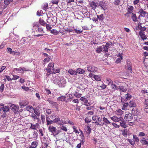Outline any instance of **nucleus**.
Masks as SVG:
<instances>
[{
    "mask_svg": "<svg viewBox=\"0 0 148 148\" xmlns=\"http://www.w3.org/2000/svg\"><path fill=\"white\" fill-rule=\"evenodd\" d=\"M47 71H48V72L51 71L53 74H55L60 72V69H55L54 67V63L51 62L49 63L47 66V67L46 69Z\"/></svg>",
    "mask_w": 148,
    "mask_h": 148,
    "instance_id": "nucleus-1",
    "label": "nucleus"
},
{
    "mask_svg": "<svg viewBox=\"0 0 148 148\" xmlns=\"http://www.w3.org/2000/svg\"><path fill=\"white\" fill-rule=\"evenodd\" d=\"M48 129L49 132H51L53 134V135L54 136H56L61 132V130L57 131L56 128L52 126H49L48 127Z\"/></svg>",
    "mask_w": 148,
    "mask_h": 148,
    "instance_id": "nucleus-2",
    "label": "nucleus"
},
{
    "mask_svg": "<svg viewBox=\"0 0 148 148\" xmlns=\"http://www.w3.org/2000/svg\"><path fill=\"white\" fill-rule=\"evenodd\" d=\"M47 101L51 104V107L53 108H55L57 111H59L58 104L56 102L53 101L50 99H47Z\"/></svg>",
    "mask_w": 148,
    "mask_h": 148,
    "instance_id": "nucleus-3",
    "label": "nucleus"
},
{
    "mask_svg": "<svg viewBox=\"0 0 148 148\" xmlns=\"http://www.w3.org/2000/svg\"><path fill=\"white\" fill-rule=\"evenodd\" d=\"M103 122L98 123L99 125L103 126L105 125L107 126L109 124L111 123L106 118L104 117L103 118Z\"/></svg>",
    "mask_w": 148,
    "mask_h": 148,
    "instance_id": "nucleus-4",
    "label": "nucleus"
},
{
    "mask_svg": "<svg viewBox=\"0 0 148 148\" xmlns=\"http://www.w3.org/2000/svg\"><path fill=\"white\" fill-rule=\"evenodd\" d=\"M112 43L111 42L107 43L105 45H102V50L105 53L108 51V49L110 47V46H112Z\"/></svg>",
    "mask_w": 148,
    "mask_h": 148,
    "instance_id": "nucleus-5",
    "label": "nucleus"
},
{
    "mask_svg": "<svg viewBox=\"0 0 148 148\" xmlns=\"http://www.w3.org/2000/svg\"><path fill=\"white\" fill-rule=\"evenodd\" d=\"M64 82H63V83L62 82V81L56 79L53 81V82L54 84H57L58 86L60 87H63L64 86V84L66 83V81L64 80Z\"/></svg>",
    "mask_w": 148,
    "mask_h": 148,
    "instance_id": "nucleus-6",
    "label": "nucleus"
},
{
    "mask_svg": "<svg viewBox=\"0 0 148 148\" xmlns=\"http://www.w3.org/2000/svg\"><path fill=\"white\" fill-rule=\"evenodd\" d=\"M134 8L132 6H130L127 9V12L125 14V15L127 17H129V14L133 13Z\"/></svg>",
    "mask_w": 148,
    "mask_h": 148,
    "instance_id": "nucleus-7",
    "label": "nucleus"
},
{
    "mask_svg": "<svg viewBox=\"0 0 148 148\" xmlns=\"http://www.w3.org/2000/svg\"><path fill=\"white\" fill-rule=\"evenodd\" d=\"M125 120L127 121H131L133 119L132 115L130 114H127L125 115L124 117Z\"/></svg>",
    "mask_w": 148,
    "mask_h": 148,
    "instance_id": "nucleus-8",
    "label": "nucleus"
},
{
    "mask_svg": "<svg viewBox=\"0 0 148 148\" xmlns=\"http://www.w3.org/2000/svg\"><path fill=\"white\" fill-rule=\"evenodd\" d=\"M99 5L101 8V9L104 11L107 8V3L103 1H101L99 2Z\"/></svg>",
    "mask_w": 148,
    "mask_h": 148,
    "instance_id": "nucleus-9",
    "label": "nucleus"
},
{
    "mask_svg": "<svg viewBox=\"0 0 148 148\" xmlns=\"http://www.w3.org/2000/svg\"><path fill=\"white\" fill-rule=\"evenodd\" d=\"M87 69L90 72H94L96 71L97 70V68L92 65H89L87 66Z\"/></svg>",
    "mask_w": 148,
    "mask_h": 148,
    "instance_id": "nucleus-10",
    "label": "nucleus"
},
{
    "mask_svg": "<svg viewBox=\"0 0 148 148\" xmlns=\"http://www.w3.org/2000/svg\"><path fill=\"white\" fill-rule=\"evenodd\" d=\"M120 125L122 127L125 128L127 127V125L125 124L126 122L122 118L120 121Z\"/></svg>",
    "mask_w": 148,
    "mask_h": 148,
    "instance_id": "nucleus-11",
    "label": "nucleus"
},
{
    "mask_svg": "<svg viewBox=\"0 0 148 148\" xmlns=\"http://www.w3.org/2000/svg\"><path fill=\"white\" fill-rule=\"evenodd\" d=\"M79 130L81 132V134L79 135L80 137V141L82 143V144H83L85 141V137L83 132L80 130Z\"/></svg>",
    "mask_w": 148,
    "mask_h": 148,
    "instance_id": "nucleus-12",
    "label": "nucleus"
},
{
    "mask_svg": "<svg viewBox=\"0 0 148 148\" xmlns=\"http://www.w3.org/2000/svg\"><path fill=\"white\" fill-rule=\"evenodd\" d=\"M145 34V32L143 31H140L139 33V34L141 38L143 40L146 39L147 38Z\"/></svg>",
    "mask_w": 148,
    "mask_h": 148,
    "instance_id": "nucleus-13",
    "label": "nucleus"
},
{
    "mask_svg": "<svg viewBox=\"0 0 148 148\" xmlns=\"http://www.w3.org/2000/svg\"><path fill=\"white\" fill-rule=\"evenodd\" d=\"M122 118L118 117L116 116H114L110 117L111 119L115 122H117L120 121Z\"/></svg>",
    "mask_w": 148,
    "mask_h": 148,
    "instance_id": "nucleus-14",
    "label": "nucleus"
},
{
    "mask_svg": "<svg viewBox=\"0 0 148 148\" xmlns=\"http://www.w3.org/2000/svg\"><path fill=\"white\" fill-rule=\"evenodd\" d=\"M59 121L60 122V125H63L64 123H66V122H64L62 121V120H60V118L59 117L55 118L53 121V123H57Z\"/></svg>",
    "mask_w": 148,
    "mask_h": 148,
    "instance_id": "nucleus-15",
    "label": "nucleus"
},
{
    "mask_svg": "<svg viewBox=\"0 0 148 148\" xmlns=\"http://www.w3.org/2000/svg\"><path fill=\"white\" fill-rule=\"evenodd\" d=\"M91 130L92 129L90 127L89 124L84 128V131L88 134L90 133L91 132Z\"/></svg>",
    "mask_w": 148,
    "mask_h": 148,
    "instance_id": "nucleus-16",
    "label": "nucleus"
},
{
    "mask_svg": "<svg viewBox=\"0 0 148 148\" xmlns=\"http://www.w3.org/2000/svg\"><path fill=\"white\" fill-rule=\"evenodd\" d=\"M138 14L142 16L145 17L147 12L142 9H140L138 11Z\"/></svg>",
    "mask_w": 148,
    "mask_h": 148,
    "instance_id": "nucleus-17",
    "label": "nucleus"
},
{
    "mask_svg": "<svg viewBox=\"0 0 148 148\" xmlns=\"http://www.w3.org/2000/svg\"><path fill=\"white\" fill-rule=\"evenodd\" d=\"M38 145V141L36 140L35 141H33L31 143V146H32V148H36Z\"/></svg>",
    "mask_w": 148,
    "mask_h": 148,
    "instance_id": "nucleus-18",
    "label": "nucleus"
},
{
    "mask_svg": "<svg viewBox=\"0 0 148 148\" xmlns=\"http://www.w3.org/2000/svg\"><path fill=\"white\" fill-rule=\"evenodd\" d=\"M40 127V125L38 123H37L36 124L34 125L32 124H31L30 128L32 129L36 130V128H38Z\"/></svg>",
    "mask_w": 148,
    "mask_h": 148,
    "instance_id": "nucleus-19",
    "label": "nucleus"
},
{
    "mask_svg": "<svg viewBox=\"0 0 148 148\" xmlns=\"http://www.w3.org/2000/svg\"><path fill=\"white\" fill-rule=\"evenodd\" d=\"M136 106L134 100H131L129 103V106L130 107H135Z\"/></svg>",
    "mask_w": 148,
    "mask_h": 148,
    "instance_id": "nucleus-20",
    "label": "nucleus"
},
{
    "mask_svg": "<svg viewBox=\"0 0 148 148\" xmlns=\"http://www.w3.org/2000/svg\"><path fill=\"white\" fill-rule=\"evenodd\" d=\"M29 103L27 101L24 100L21 101L19 103L20 105L21 106H25Z\"/></svg>",
    "mask_w": 148,
    "mask_h": 148,
    "instance_id": "nucleus-21",
    "label": "nucleus"
},
{
    "mask_svg": "<svg viewBox=\"0 0 148 148\" xmlns=\"http://www.w3.org/2000/svg\"><path fill=\"white\" fill-rule=\"evenodd\" d=\"M68 73L72 75H75L77 74L76 70H73L72 69L69 70Z\"/></svg>",
    "mask_w": 148,
    "mask_h": 148,
    "instance_id": "nucleus-22",
    "label": "nucleus"
},
{
    "mask_svg": "<svg viewBox=\"0 0 148 148\" xmlns=\"http://www.w3.org/2000/svg\"><path fill=\"white\" fill-rule=\"evenodd\" d=\"M77 74L78 73L79 74H83L85 72V71L84 70L81 68H78L76 69Z\"/></svg>",
    "mask_w": 148,
    "mask_h": 148,
    "instance_id": "nucleus-23",
    "label": "nucleus"
},
{
    "mask_svg": "<svg viewBox=\"0 0 148 148\" xmlns=\"http://www.w3.org/2000/svg\"><path fill=\"white\" fill-rule=\"evenodd\" d=\"M123 112L121 109H119L115 111V113L117 115H121L122 114Z\"/></svg>",
    "mask_w": 148,
    "mask_h": 148,
    "instance_id": "nucleus-24",
    "label": "nucleus"
},
{
    "mask_svg": "<svg viewBox=\"0 0 148 148\" xmlns=\"http://www.w3.org/2000/svg\"><path fill=\"white\" fill-rule=\"evenodd\" d=\"M39 23L42 25L45 26L46 25V22L42 18H40L39 20Z\"/></svg>",
    "mask_w": 148,
    "mask_h": 148,
    "instance_id": "nucleus-25",
    "label": "nucleus"
},
{
    "mask_svg": "<svg viewBox=\"0 0 148 148\" xmlns=\"http://www.w3.org/2000/svg\"><path fill=\"white\" fill-rule=\"evenodd\" d=\"M131 18L132 19L133 21L134 22L137 21H138L136 15L134 13H132L131 16Z\"/></svg>",
    "mask_w": 148,
    "mask_h": 148,
    "instance_id": "nucleus-26",
    "label": "nucleus"
},
{
    "mask_svg": "<svg viewBox=\"0 0 148 148\" xmlns=\"http://www.w3.org/2000/svg\"><path fill=\"white\" fill-rule=\"evenodd\" d=\"M119 90L120 91H121L122 92H125L127 89L124 86H121L119 87Z\"/></svg>",
    "mask_w": 148,
    "mask_h": 148,
    "instance_id": "nucleus-27",
    "label": "nucleus"
},
{
    "mask_svg": "<svg viewBox=\"0 0 148 148\" xmlns=\"http://www.w3.org/2000/svg\"><path fill=\"white\" fill-rule=\"evenodd\" d=\"M97 117L98 116H95V115L92 116V120L93 121H95V122H92V123H95L96 124V125H98V123H99L97 122Z\"/></svg>",
    "mask_w": 148,
    "mask_h": 148,
    "instance_id": "nucleus-28",
    "label": "nucleus"
},
{
    "mask_svg": "<svg viewBox=\"0 0 148 148\" xmlns=\"http://www.w3.org/2000/svg\"><path fill=\"white\" fill-rule=\"evenodd\" d=\"M140 142L143 145L148 146V142L147 141L142 139L140 140Z\"/></svg>",
    "mask_w": 148,
    "mask_h": 148,
    "instance_id": "nucleus-29",
    "label": "nucleus"
},
{
    "mask_svg": "<svg viewBox=\"0 0 148 148\" xmlns=\"http://www.w3.org/2000/svg\"><path fill=\"white\" fill-rule=\"evenodd\" d=\"M51 56H49V57H47L45 59H44L43 60V62H44L43 64H45L46 63L48 62L49 61H50V60Z\"/></svg>",
    "mask_w": 148,
    "mask_h": 148,
    "instance_id": "nucleus-30",
    "label": "nucleus"
},
{
    "mask_svg": "<svg viewBox=\"0 0 148 148\" xmlns=\"http://www.w3.org/2000/svg\"><path fill=\"white\" fill-rule=\"evenodd\" d=\"M50 32L55 35H57L59 34V32L56 30L54 29L51 30Z\"/></svg>",
    "mask_w": 148,
    "mask_h": 148,
    "instance_id": "nucleus-31",
    "label": "nucleus"
},
{
    "mask_svg": "<svg viewBox=\"0 0 148 148\" xmlns=\"http://www.w3.org/2000/svg\"><path fill=\"white\" fill-rule=\"evenodd\" d=\"M90 6L91 7H92L93 9H95L96 8L97 5H96V3L94 2H91L90 3Z\"/></svg>",
    "mask_w": 148,
    "mask_h": 148,
    "instance_id": "nucleus-32",
    "label": "nucleus"
},
{
    "mask_svg": "<svg viewBox=\"0 0 148 148\" xmlns=\"http://www.w3.org/2000/svg\"><path fill=\"white\" fill-rule=\"evenodd\" d=\"M111 86L112 90H118V86L115 84H113V83L111 84Z\"/></svg>",
    "mask_w": 148,
    "mask_h": 148,
    "instance_id": "nucleus-33",
    "label": "nucleus"
},
{
    "mask_svg": "<svg viewBox=\"0 0 148 148\" xmlns=\"http://www.w3.org/2000/svg\"><path fill=\"white\" fill-rule=\"evenodd\" d=\"M102 51V46H100L99 47H98L96 49V51L97 53H100Z\"/></svg>",
    "mask_w": 148,
    "mask_h": 148,
    "instance_id": "nucleus-34",
    "label": "nucleus"
},
{
    "mask_svg": "<svg viewBox=\"0 0 148 148\" xmlns=\"http://www.w3.org/2000/svg\"><path fill=\"white\" fill-rule=\"evenodd\" d=\"M93 78L96 81H100L101 80L100 77L99 75H94L93 76Z\"/></svg>",
    "mask_w": 148,
    "mask_h": 148,
    "instance_id": "nucleus-35",
    "label": "nucleus"
},
{
    "mask_svg": "<svg viewBox=\"0 0 148 148\" xmlns=\"http://www.w3.org/2000/svg\"><path fill=\"white\" fill-rule=\"evenodd\" d=\"M66 97L65 96H62L59 97L58 98V100L59 101H64L65 99H66Z\"/></svg>",
    "mask_w": 148,
    "mask_h": 148,
    "instance_id": "nucleus-36",
    "label": "nucleus"
},
{
    "mask_svg": "<svg viewBox=\"0 0 148 148\" xmlns=\"http://www.w3.org/2000/svg\"><path fill=\"white\" fill-rule=\"evenodd\" d=\"M97 17L99 20L101 21H103L104 18L103 15V14H101L99 16L97 15Z\"/></svg>",
    "mask_w": 148,
    "mask_h": 148,
    "instance_id": "nucleus-37",
    "label": "nucleus"
},
{
    "mask_svg": "<svg viewBox=\"0 0 148 148\" xmlns=\"http://www.w3.org/2000/svg\"><path fill=\"white\" fill-rule=\"evenodd\" d=\"M38 134L37 132H34L33 133L32 137L34 138H36L38 137Z\"/></svg>",
    "mask_w": 148,
    "mask_h": 148,
    "instance_id": "nucleus-38",
    "label": "nucleus"
},
{
    "mask_svg": "<svg viewBox=\"0 0 148 148\" xmlns=\"http://www.w3.org/2000/svg\"><path fill=\"white\" fill-rule=\"evenodd\" d=\"M74 95L77 98H79L81 97L82 94L79 93L78 92H76L74 94Z\"/></svg>",
    "mask_w": 148,
    "mask_h": 148,
    "instance_id": "nucleus-39",
    "label": "nucleus"
},
{
    "mask_svg": "<svg viewBox=\"0 0 148 148\" xmlns=\"http://www.w3.org/2000/svg\"><path fill=\"white\" fill-rule=\"evenodd\" d=\"M131 96L129 93H127V94L125 95V99H126V101H127V100H130L131 99Z\"/></svg>",
    "mask_w": 148,
    "mask_h": 148,
    "instance_id": "nucleus-40",
    "label": "nucleus"
},
{
    "mask_svg": "<svg viewBox=\"0 0 148 148\" xmlns=\"http://www.w3.org/2000/svg\"><path fill=\"white\" fill-rule=\"evenodd\" d=\"M91 121V119L89 117H86L85 119V122L87 123H89Z\"/></svg>",
    "mask_w": 148,
    "mask_h": 148,
    "instance_id": "nucleus-41",
    "label": "nucleus"
},
{
    "mask_svg": "<svg viewBox=\"0 0 148 148\" xmlns=\"http://www.w3.org/2000/svg\"><path fill=\"white\" fill-rule=\"evenodd\" d=\"M80 99L82 101H83L84 103H87L88 102L87 99L84 97H81Z\"/></svg>",
    "mask_w": 148,
    "mask_h": 148,
    "instance_id": "nucleus-42",
    "label": "nucleus"
},
{
    "mask_svg": "<svg viewBox=\"0 0 148 148\" xmlns=\"http://www.w3.org/2000/svg\"><path fill=\"white\" fill-rule=\"evenodd\" d=\"M60 129L64 131L67 132V129L65 126L62 125L60 127Z\"/></svg>",
    "mask_w": 148,
    "mask_h": 148,
    "instance_id": "nucleus-43",
    "label": "nucleus"
},
{
    "mask_svg": "<svg viewBox=\"0 0 148 148\" xmlns=\"http://www.w3.org/2000/svg\"><path fill=\"white\" fill-rule=\"evenodd\" d=\"M32 109H33V108L32 106H27L26 107V110L29 112L31 111Z\"/></svg>",
    "mask_w": 148,
    "mask_h": 148,
    "instance_id": "nucleus-44",
    "label": "nucleus"
},
{
    "mask_svg": "<svg viewBox=\"0 0 148 148\" xmlns=\"http://www.w3.org/2000/svg\"><path fill=\"white\" fill-rule=\"evenodd\" d=\"M128 106H129V103H124L123 107L122 108V109L123 110H125V108H127Z\"/></svg>",
    "mask_w": 148,
    "mask_h": 148,
    "instance_id": "nucleus-45",
    "label": "nucleus"
},
{
    "mask_svg": "<svg viewBox=\"0 0 148 148\" xmlns=\"http://www.w3.org/2000/svg\"><path fill=\"white\" fill-rule=\"evenodd\" d=\"M46 121L47 123V125H51L53 123L52 120L48 121V118H46Z\"/></svg>",
    "mask_w": 148,
    "mask_h": 148,
    "instance_id": "nucleus-46",
    "label": "nucleus"
},
{
    "mask_svg": "<svg viewBox=\"0 0 148 148\" xmlns=\"http://www.w3.org/2000/svg\"><path fill=\"white\" fill-rule=\"evenodd\" d=\"M142 24V23L139 22L138 25L135 27V30L136 31H138L139 29H140V25H141Z\"/></svg>",
    "mask_w": 148,
    "mask_h": 148,
    "instance_id": "nucleus-47",
    "label": "nucleus"
},
{
    "mask_svg": "<svg viewBox=\"0 0 148 148\" xmlns=\"http://www.w3.org/2000/svg\"><path fill=\"white\" fill-rule=\"evenodd\" d=\"M113 3L115 5H119L120 3V0H115L113 2Z\"/></svg>",
    "mask_w": 148,
    "mask_h": 148,
    "instance_id": "nucleus-48",
    "label": "nucleus"
},
{
    "mask_svg": "<svg viewBox=\"0 0 148 148\" xmlns=\"http://www.w3.org/2000/svg\"><path fill=\"white\" fill-rule=\"evenodd\" d=\"M72 128L73 130V132L76 133H77L78 134L79 133V132H78V130L77 129L76 127L75 126H72Z\"/></svg>",
    "mask_w": 148,
    "mask_h": 148,
    "instance_id": "nucleus-49",
    "label": "nucleus"
},
{
    "mask_svg": "<svg viewBox=\"0 0 148 148\" xmlns=\"http://www.w3.org/2000/svg\"><path fill=\"white\" fill-rule=\"evenodd\" d=\"M45 26H46V28L47 29V30L49 31V30H51L52 28V27L49 24H46L45 25Z\"/></svg>",
    "mask_w": 148,
    "mask_h": 148,
    "instance_id": "nucleus-50",
    "label": "nucleus"
},
{
    "mask_svg": "<svg viewBox=\"0 0 148 148\" xmlns=\"http://www.w3.org/2000/svg\"><path fill=\"white\" fill-rule=\"evenodd\" d=\"M106 81L108 82V85H110V84H112V83H113V82L112 80L109 78H107Z\"/></svg>",
    "mask_w": 148,
    "mask_h": 148,
    "instance_id": "nucleus-51",
    "label": "nucleus"
},
{
    "mask_svg": "<svg viewBox=\"0 0 148 148\" xmlns=\"http://www.w3.org/2000/svg\"><path fill=\"white\" fill-rule=\"evenodd\" d=\"M140 0H134L133 1L134 5H136L139 4Z\"/></svg>",
    "mask_w": 148,
    "mask_h": 148,
    "instance_id": "nucleus-52",
    "label": "nucleus"
},
{
    "mask_svg": "<svg viewBox=\"0 0 148 148\" xmlns=\"http://www.w3.org/2000/svg\"><path fill=\"white\" fill-rule=\"evenodd\" d=\"M59 2V0H52L51 3L53 4H57Z\"/></svg>",
    "mask_w": 148,
    "mask_h": 148,
    "instance_id": "nucleus-53",
    "label": "nucleus"
},
{
    "mask_svg": "<svg viewBox=\"0 0 148 148\" xmlns=\"http://www.w3.org/2000/svg\"><path fill=\"white\" fill-rule=\"evenodd\" d=\"M146 29V28L145 27H142L141 26V25H140V31H143L144 32V31H145Z\"/></svg>",
    "mask_w": 148,
    "mask_h": 148,
    "instance_id": "nucleus-54",
    "label": "nucleus"
},
{
    "mask_svg": "<svg viewBox=\"0 0 148 148\" xmlns=\"http://www.w3.org/2000/svg\"><path fill=\"white\" fill-rule=\"evenodd\" d=\"M34 112L35 113L34 114L38 116H39L40 115V113L39 111L37 110H34Z\"/></svg>",
    "mask_w": 148,
    "mask_h": 148,
    "instance_id": "nucleus-55",
    "label": "nucleus"
},
{
    "mask_svg": "<svg viewBox=\"0 0 148 148\" xmlns=\"http://www.w3.org/2000/svg\"><path fill=\"white\" fill-rule=\"evenodd\" d=\"M10 108L14 110H16L17 109V107L14 104L12 105L10 107Z\"/></svg>",
    "mask_w": 148,
    "mask_h": 148,
    "instance_id": "nucleus-56",
    "label": "nucleus"
},
{
    "mask_svg": "<svg viewBox=\"0 0 148 148\" xmlns=\"http://www.w3.org/2000/svg\"><path fill=\"white\" fill-rule=\"evenodd\" d=\"M3 110V111L4 112H8L9 110V108L7 106H5L4 107V108Z\"/></svg>",
    "mask_w": 148,
    "mask_h": 148,
    "instance_id": "nucleus-57",
    "label": "nucleus"
},
{
    "mask_svg": "<svg viewBox=\"0 0 148 148\" xmlns=\"http://www.w3.org/2000/svg\"><path fill=\"white\" fill-rule=\"evenodd\" d=\"M144 62L146 66H148V58L145 59L144 60Z\"/></svg>",
    "mask_w": 148,
    "mask_h": 148,
    "instance_id": "nucleus-58",
    "label": "nucleus"
},
{
    "mask_svg": "<svg viewBox=\"0 0 148 148\" xmlns=\"http://www.w3.org/2000/svg\"><path fill=\"white\" fill-rule=\"evenodd\" d=\"M31 116L34 119H37L38 118L36 116L34 113H32L31 115Z\"/></svg>",
    "mask_w": 148,
    "mask_h": 148,
    "instance_id": "nucleus-59",
    "label": "nucleus"
},
{
    "mask_svg": "<svg viewBox=\"0 0 148 148\" xmlns=\"http://www.w3.org/2000/svg\"><path fill=\"white\" fill-rule=\"evenodd\" d=\"M48 7V4L46 3V4H45V5L43 6L42 9L43 10H45V11L47 9Z\"/></svg>",
    "mask_w": 148,
    "mask_h": 148,
    "instance_id": "nucleus-60",
    "label": "nucleus"
},
{
    "mask_svg": "<svg viewBox=\"0 0 148 148\" xmlns=\"http://www.w3.org/2000/svg\"><path fill=\"white\" fill-rule=\"evenodd\" d=\"M79 99H77L73 100L72 101V102L74 103H78L79 102Z\"/></svg>",
    "mask_w": 148,
    "mask_h": 148,
    "instance_id": "nucleus-61",
    "label": "nucleus"
},
{
    "mask_svg": "<svg viewBox=\"0 0 148 148\" xmlns=\"http://www.w3.org/2000/svg\"><path fill=\"white\" fill-rule=\"evenodd\" d=\"M10 0H5L4 1V3L5 5H7L10 4Z\"/></svg>",
    "mask_w": 148,
    "mask_h": 148,
    "instance_id": "nucleus-62",
    "label": "nucleus"
},
{
    "mask_svg": "<svg viewBox=\"0 0 148 148\" xmlns=\"http://www.w3.org/2000/svg\"><path fill=\"white\" fill-rule=\"evenodd\" d=\"M4 88V84H2L0 86V91L1 92H3Z\"/></svg>",
    "mask_w": 148,
    "mask_h": 148,
    "instance_id": "nucleus-63",
    "label": "nucleus"
},
{
    "mask_svg": "<svg viewBox=\"0 0 148 148\" xmlns=\"http://www.w3.org/2000/svg\"><path fill=\"white\" fill-rule=\"evenodd\" d=\"M144 110L146 113H148V105L144 106Z\"/></svg>",
    "mask_w": 148,
    "mask_h": 148,
    "instance_id": "nucleus-64",
    "label": "nucleus"
}]
</instances>
